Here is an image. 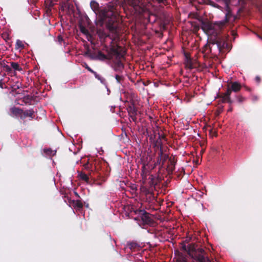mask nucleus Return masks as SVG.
I'll list each match as a JSON object with an SVG mask.
<instances>
[{"label": "nucleus", "mask_w": 262, "mask_h": 262, "mask_svg": "<svg viewBox=\"0 0 262 262\" xmlns=\"http://www.w3.org/2000/svg\"><path fill=\"white\" fill-rule=\"evenodd\" d=\"M92 9L96 14H99L100 20L106 24L108 29L111 31H116L118 28V15L116 10L117 5L110 2L102 9H99V4L95 1L90 3Z\"/></svg>", "instance_id": "obj_1"}, {"label": "nucleus", "mask_w": 262, "mask_h": 262, "mask_svg": "<svg viewBox=\"0 0 262 262\" xmlns=\"http://www.w3.org/2000/svg\"><path fill=\"white\" fill-rule=\"evenodd\" d=\"M193 17L199 21L201 25L202 29L208 35L211 37L215 32L221 31L226 24L229 21L230 17H232V14L230 11L226 14L225 19L222 21H215L214 23H210L208 21H205L200 17L198 14H193Z\"/></svg>", "instance_id": "obj_2"}, {"label": "nucleus", "mask_w": 262, "mask_h": 262, "mask_svg": "<svg viewBox=\"0 0 262 262\" xmlns=\"http://www.w3.org/2000/svg\"><path fill=\"white\" fill-rule=\"evenodd\" d=\"M118 45H113L110 49L107 46H104L102 48L101 50H98L97 51H87L85 54L88 55L89 57L93 60H97L100 61L111 60L113 59V55H118V51H117V47ZM121 56V55H119Z\"/></svg>", "instance_id": "obj_3"}, {"label": "nucleus", "mask_w": 262, "mask_h": 262, "mask_svg": "<svg viewBox=\"0 0 262 262\" xmlns=\"http://www.w3.org/2000/svg\"><path fill=\"white\" fill-rule=\"evenodd\" d=\"M220 31L215 32V34H213L211 37H209L208 43L204 47L203 52L207 54L211 52L210 45H216L220 52H221L227 46V43L224 38L220 34Z\"/></svg>", "instance_id": "obj_4"}, {"label": "nucleus", "mask_w": 262, "mask_h": 262, "mask_svg": "<svg viewBox=\"0 0 262 262\" xmlns=\"http://www.w3.org/2000/svg\"><path fill=\"white\" fill-rule=\"evenodd\" d=\"M117 51L118 55H121V56L113 55V59H111L113 61L112 67L116 72L121 73L124 69V64L121 61V59L124 58L125 53L124 49L119 46L117 47Z\"/></svg>", "instance_id": "obj_5"}, {"label": "nucleus", "mask_w": 262, "mask_h": 262, "mask_svg": "<svg viewBox=\"0 0 262 262\" xmlns=\"http://www.w3.org/2000/svg\"><path fill=\"white\" fill-rule=\"evenodd\" d=\"M148 0H124L127 4L132 7L136 12L139 14L144 13L146 10V4ZM158 3H162L163 0H156Z\"/></svg>", "instance_id": "obj_6"}, {"label": "nucleus", "mask_w": 262, "mask_h": 262, "mask_svg": "<svg viewBox=\"0 0 262 262\" xmlns=\"http://www.w3.org/2000/svg\"><path fill=\"white\" fill-rule=\"evenodd\" d=\"M184 64L185 68L189 70L197 69L200 67L199 63L197 60L192 59L190 56L187 54H185V60Z\"/></svg>", "instance_id": "obj_7"}, {"label": "nucleus", "mask_w": 262, "mask_h": 262, "mask_svg": "<svg viewBox=\"0 0 262 262\" xmlns=\"http://www.w3.org/2000/svg\"><path fill=\"white\" fill-rule=\"evenodd\" d=\"M141 191L143 195H145L146 201L149 203H154L156 199L154 192L152 190L147 188L146 187H142Z\"/></svg>", "instance_id": "obj_8"}, {"label": "nucleus", "mask_w": 262, "mask_h": 262, "mask_svg": "<svg viewBox=\"0 0 262 262\" xmlns=\"http://www.w3.org/2000/svg\"><path fill=\"white\" fill-rule=\"evenodd\" d=\"M204 250L203 249H198V252H194V256L192 257L198 262H206L205 256L204 254Z\"/></svg>", "instance_id": "obj_9"}, {"label": "nucleus", "mask_w": 262, "mask_h": 262, "mask_svg": "<svg viewBox=\"0 0 262 262\" xmlns=\"http://www.w3.org/2000/svg\"><path fill=\"white\" fill-rule=\"evenodd\" d=\"M219 97L221 98V101L222 103L227 102L231 104L233 102L230 98L229 90H227L225 93L221 94Z\"/></svg>", "instance_id": "obj_10"}, {"label": "nucleus", "mask_w": 262, "mask_h": 262, "mask_svg": "<svg viewBox=\"0 0 262 262\" xmlns=\"http://www.w3.org/2000/svg\"><path fill=\"white\" fill-rule=\"evenodd\" d=\"M241 85L238 82H231V85H228L227 90L230 91V95H231L232 92H237L241 89Z\"/></svg>", "instance_id": "obj_11"}, {"label": "nucleus", "mask_w": 262, "mask_h": 262, "mask_svg": "<svg viewBox=\"0 0 262 262\" xmlns=\"http://www.w3.org/2000/svg\"><path fill=\"white\" fill-rule=\"evenodd\" d=\"M141 219L144 224L150 225L153 222V220L150 216L149 214L146 211H144L141 214Z\"/></svg>", "instance_id": "obj_12"}, {"label": "nucleus", "mask_w": 262, "mask_h": 262, "mask_svg": "<svg viewBox=\"0 0 262 262\" xmlns=\"http://www.w3.org/2000/svg\"><path fill=\"white\" fill-rule=\"evenodd\" d=\"M127 111L128 113L129 116H134L137 115V109L135 107L134 102H132L128 103L127 105Z\"/></svg>", "instance_id": "obj_13"}, {"label": "nucleus", "mask_w": 262, "mask_h": 262, "mask_svg": "<svg viewBox=\"0 0 262 262\" xmlns=\"http://www.w3.org/2000/svg\"><path fill=\"white\" fill-rule=\"evenodd\" d=\"M34 112L32 110H27L24 111L22 115L20 116V119L24 120L27 117L33 118L34 116L33 115Z\"/></svg>", "instance_id": "obj_14"}, {"label": "nucleus", "mask_w": 262, "mask_h": 262, "mask_svg": "<svg viewBox=\"0 0 262 262\" xmlns=\"http://www.w3.org/2000/svg\"><path fill=\"white\" fill-rule=\"evenodd\" d=\"M72 204L73 207L77 210H80L83 208V203L80 200H72Z\"/></svg>", "instance_id": "obj_15"}, {"label": "nucleus", "mask_w": 262, "mask_h": 262, "mask_svg": "<svg viewBox=\"0 0 262 262\" xmlns=\"http://www.w3.org/2000/svg\"><path fill=\"white\" fill-rule=\"evenodd\" d=\"M198 252V250H196L194 245H191V244L189 245V246H188V249H187V252L190 256H191V257L194 256V252Z\"/></svg>", "instance_id": "obj_16"}, {"label": "nucleus", "mask_w": 262, "mask_h": 262, "mask_svg": "<svg viewBox=\"0 0 262 262\" xmlns=\"http://www.w3.org/2000/svg\"><path fill=\"white\" fill-rule=\"evenodd\" d=\"M11 112L15 116L20 115V116L24 113V111L18 107H13L11 108Z\"/></svg>", "instance_id": "obj_17"}, {"label": "nucleus", "mask_w": 262, "mask_h": 262, "mask_svg": "<svg viewBox=\"0 0 262 262\" xmlns=\"http://www.w3.org/2000/svg\"><path fill=\"white\" fill-rule=\"evenodd\" d=\"M78 177L81 180L85 181L87 183H89V177L88 175L84 172L81 171L78 174Z\"/></svg>", "instance_id": "obj_18"}, {"label": "nucleus", "mask_w": 262, "mask_h": 262, "mask_svg": "<svg viewBox=\"0 0 262 262\" xmlns=\"http://www.w3.org/2000/svg\"><path fill=\"white\" fill-rule=\"evenodd\" d=\"M115 79L118 83L122 84L125 79V78L123 75L116 74L115 75Z\"/></svg>", "instance_id": "obj_19"}, {"label": "nucleus", "mask_w": 262, "mask_h": 262, "mask_svg": "<svg viewBox=\"0 0 262 262\" xmlns=\"http://www.w3.org/2000/svg\"><path fill=\"white\" fill-rule=\"evenodd\" d=\"M11 66L16 71H20L22 70V68L17 62H11Z\"/></svg>", "instance_id": "obj_20"}, {"label": "nucleus", "mask_w": 262, "mask_h": 262, "mask_svg": "<svg viewBox=\"0 0 262 262\" xmlns=\"http://www.w3.org/2000/svg\"><path fill=\"white\" fill-rule=\"evenodd\" d=\"M79 29H80V31H81V32H82L83 34L86 35L89 34V32L88 30L87 29H86V28L84 26H83L82 25H81V24L79 25Z\"/></svg>", "instance_id": "obj_21"}, {"label": "nucleus", "mask_w": 262, "mask_h": 262, "mask_svg": "<svg viewBox=\"0 0 262 262\" xmlns=\"http://www.w3.org/2000/svg\"><path fill=\"white\" fill-rule=\"evenodd\" d=\"M24 48V45L23 42L20 40H17L16 42V49H23Z\"/></svg>", "instance_id": "obj_22"}, {"label": "nucleus", "mask_w": 262, "mask_h": 262, "mask_svg": "<svg viewBox=\"0 0 262 262\" xmlns=\"http://www.w3.org/2000/svg\"><path fill=\"white\" fill-rule=\"evenodd\" d=\"M44 152L49 156H52L54 155L53 151L51 148L45 149Z\"/></svg>", "instance_id": "obj_23"}, {"label": "nucleus", "mask_w": 262, "mask_h": 262, "mask_svg": "<svg viewBox=\"0 0 262 262\" xmlns=\"http://www.w3.org/2000/svg\"><path fill=\"white\" fill-rule=\"evenodd\" d=\"M168 157V155L166 154H165L163 156L161 157L162 159V166H163L164 164V163L167 160Z\"/></svg>", "instance_id": "obj_24"}, {"label": "nucleus", "mask_w": 262, "mask_h": 262, "mask_svg": "<svg viewBox=\"0 0 262 262\" xmlns=\"http://www.w3.org/2000/svg\"><path fill=\"white\" fill-rule=\"evenodd\" d=\"M3 68L7 72H10L12 71L11 68L9 66L6 64L5 63H4Z\"/></svg>", "instance_id": "obj_25"}, {"label": "nucleus", "mask_w": 262, "mask_h": 262, "mask_svg": "<svg viewBox=\"0 0 262 262\" xmlns=\"http://www.w3.org/2000/svg\"><path fill=\"white\" fill-rule=\"evenodd\" d=\"M165 154H164L163 153V149H162V144L160 145V151L158 153V156L159 157H162V156H163Z\"/></svg>", "instance_id": "obj_26"}, {"label": "nucleus", "mask_w": 262, "mask_h": 262, "mask_svg": "<svg viewBox=\"0 0 262 262\" xmlns=\"http://www.w3.org/2000/svg\"><path fill=\"white\" fill-rule=\"evenodd\" d=\"M93 74L95 75V77L98 79V80H100L102 82V80H104L103 78H102L99 75H98L96 72L94 71V73H93Z\"/></svg>", "instance_id": "obj_27"}, {"label": "nucleus", "mask_w": 262, "mask_h": 262, "mask_svg": "<svg viewBox=\"0 0 262 262\" xmlns=\"http://www.w3.org/2000/svg\"><path fill=\"white\" fill-rule=\"evenodd\" d=\"M58 41L61 44L62 42H63V39L61 35H58L57 37Z\"/></svg>", "instance_id": "obj_28"}, {"label": "nucleus", "mask_w": 262, "mask_h": 262, "mask_svg": "<svg viewBox=\"0 0 262 262\" xmlns=\"http://www.w3.org/2000/svg\"><path fill=\"white\" fill-rule=\"evenodd\" d=\"M237 101L239 102H242L244 101V98L242 96H237Z\"/></svg>", "instance_id": "obj_29"}, {"label": "nucleus", "mask_w": 262, "mask_h": 262, "mask_svg": "<svg viewBox=\"0 0 262 262\" xmlns=\"http://www.w3.org/2000/svg\"><path fill=\"white\" fill-rule=\"evenodd\" d=\"M157 164L161 165H162V159L161 157H157Z\"/></svg>", "instance_id": "obj_30"}, {"label": "nucleus", "mask_w": 262, "mask_h": 262, "mask_svg": "<svg viewBox=\"0 0 262 262\" xmlns=\"http://www.w3.org/2000/svg\"><path fill=\"white\" fill-rule=\"evenodd\" d=\"M85 68L89 71H90L91 73H94V71L90 67H89L87 64H86L85 66Z\"/></svg>", "instance_id": "obj_31"}, {"label": "nucleus", "mask_w": 262, "mask_h": 262, "mask_svg": "<svg viewBox=\"0 0 262 262\" xmlns=\"http://www.w3.org/2000/svg\"><path fill=\"white\" fill-rule=\"evenodd\" d=\"M3 79H1L0 80V88L1 89H4V88H6V87H4V83L3 82Z\"/></svg>", "instance_id": "obj_32"}, {"label": "nucleus", "mask_w": 262, "mask_h": 262, "mask_svg": "<svg viewBox=\"0 0 262 262\" xmlns=\"http://www.w3.org/2000/svg\"><path fill=\"white\" fill-rule=\"evenodd\" d=\"M3 37L5 40L9 39V37L8 34H4L3 35Z\"/></svg>", "instance_id": "obj_33"}, {"label": "nucleus", "mask_w": 262, "mask_h": 262, "mask_svg": "<svg viewBox=\"0 0 262 262\" xmlns=\"http://www.w3.org/2000/svg\"><path fill=\"white\" fill-rule=\"evenodd\" d=\"M136 116L137 115H135L134 116V117L133 116H130L129 117L132 118V120L135 122H136L137 121V117H136Z\"/></svg>", "instance_id": "obj_34"}, {"label": "nucleus", "mask_w": 262, "mask_h": 262, "mask_svg": "<svg viewBox=\"0 0 262 262\" xmlns=\"http://www.w3.org/2000/svg\"><path fill=\"white\" fill-rule=\"evenodd\" d=\"M255 80L257 83H259L260 81V78L259 76H256L255 78Z\"/></svg>", "instance_id": "obj_35"}, {"label": "nucleus", "mask_w": 262, "mask_h": 262, "mask_svg": "<svg viewBox=\"0 0 262 262\" xmlns=\"http://www.w3.org/2000/svg\"><path fill=\"white\" fill-rule=\"evenodd\" d=\"M182 250H184V251H185L187 252V249H188V247H187L185 245H184L182 246Z\"/></svg>", "instance_id": "obj_36"}, {"label": "nucleus", "mask_w": 262, "mask_h": 262, "mask_svg": "<svg viewBox=\"0 0 262 262\" xmlns=\"http://www.w3.org/2000/svg\"><path fill=\"white\" fill-rule=\"evenodd\" d=\"M135 246H136V244H135V243H130V244H129V248H130V249H132V248H133L135 247Z\"/></svg>", "instance_id": "obj_37"}, {"label": "nucleus", "mask_w": 262, "mask_h": 262, "mask_svg": "<svg viewBox=\"0 0 262 262\" xmlns=\"http://www.w3.org/2000/svg\"><path fill=\"white\" fill-rule=\"evenodd\" d=\"M84 167L85 169H89L90 168V165L89 163H86L84 165Z\"/></svg>", "instance_id": "obj_38"}, {"label": "nucleus", "mask_w": 262, "mask_h": 262, "mask_svg": "<svg viewBox=\"0 0 262 262\" xmlns=\"http://www.w3.org/2000/svg\"><path fill=\"white\" fill-rule=\"evenodd\" d=\"M4 63H5V60L0 61V66L3 67Z\"/></svg>", "instance_id": "obj_39"}, {"label": "nucleus", "mask_w": 262, "mask_h": 262, "mask_svg": "<svg viewBox=\"0 0 262 262\" xmlns=\"http://www.w3.org/2000/svg\"><path fill=\"white\" fill-rule=\"evenodd\" d=\"M194 28L196 30H199V28H200V27L199 25H194Z\"/></svg>", "instance_id": "obj_40"}, {"label": "nucleus", "mask_w": 262, "mask_h": 262, "mask_svg": "<svg viewBox=\"0 0 262 262\" xmlns=\"http://www.w3.org/2000/svg\"><path fill=\"white\" fill-rule=\"evenodd\" d=\"M131 187H132V189L133 190H136L137 189V187H136V186H132Z\"/></svg>", "instance_id": "obj_41"}, {"label": "nucleus", "mask_w": 262, "mask_h": 262, "mask_svg": "<svg viewBox=\"0 0 262 262\" xmlns=\"http://www.w3.org/2000/svg\"><path fill=\"white\" fill-rule=\"evenodd\" d=\"M171 164L174 167L175 162L174 161H171Z\"/></svg>", "instance_id": "obj_42"}, {"label": "nucleus", "mask_w": 262, "mask_h": 262, "mask_svg": "<svg viewBox=\"0 0 262 262\" xmlns=\"http://www.w3.org/2000/svg\"><path fill=\"white\" fill-rule=\"evenodd\" d=\"M228 112L232 111V107H230V108L228 109Z\"/></svg>", "instance_id": "obj_43"}, {"label": "nucleus", "mask_w": 262, "mask_h": 262, "mask_svg": "<svg viewBox=\"0 0 262 262\" xmlns=\"http://www.w3.org/2000/svg\"><path fill=\"white\" fill-rule=\"evenodd\" d=\"M182 262H187L186 259H183Z\"/></svg>", "instance_id": "obj_44"}]
</instances>
